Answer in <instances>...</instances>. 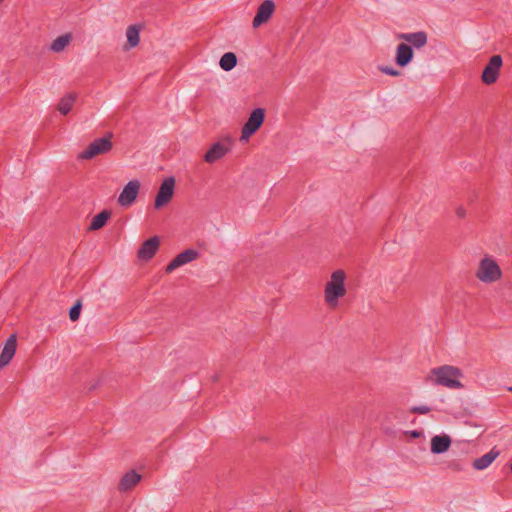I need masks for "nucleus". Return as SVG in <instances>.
Returning <instances> with one entry per match:
<instances>
[{
	"label": "nucleus",
	"mask_w": 512,
	"mask_h": 512,
	"mask_svg": "<svg viewBox=\"0 0 512 512\" xmlns=\"http://www.w3.org/2000/svg\"><path fill=\"white\" fill-rule=\"evenodd\" d=\"M455 213L459 218H464L466 216V210L463 206H458Z\"/></svg>",
	"instance_id": "27"
},
{
	"label": "nucleus",
	"mask_w": 512,
	"mask_h": 512,
	"mask_svg": "<svg viewBox=\"0 0 512 512\" xmlns=\"http://www.w3.org/2000/svg\"><path fill=\"white\" fill-rule=\"evenodd\" d=\"M346 273L338 269L332 272L330 278L324 286V302L330 309H335L339 305L341 298L347 294Z\"/></svg>",
	"instance_id": "2"
},
{
	"label": "nucleus",
	"mask_w": 512,
	"mask_h": 512,
	"mask_svg": "<svg viewBox=\"0 0 512 512\" xmlns=\"http://www.w3.org/2000/svg\"><path fill=\"white\" fill-rule=\"evenodd\" d=\"M199 257L198 251L194 249H186L179 253L165 268V272L170 274L175 269L184 266Z\"/></svg>",
	"instance_id": "9"
},
{
	"label": "nucleus",
	"mask_w": 512,
	"mask_h": 512,
	"mask_svg": "<svg viewBox=\"0 0 512 512\" xmlns=\"http://www.w3.org/2000/svg\"><path fill=\"white\" fill-rule=\"evenodd\" d=\"M3 0H0V3L2 2Z\"/></svg>",
	"instance_id": "31"
},
{
	"label": "nucleus",
	"mask_w": 512,
	"mask_h": 512,
	"mask_svg": "<svg viewBox=\"0 0 512 512\" xmlns=\"http://www.w3.org/2000/svg\"><path fill=\"white\" fill-rule=\"evenodd\" d=\"M380 70L384 74H387V75H390V76H393V77H398L401 74L400 71H398V70H396L394 68H391V67H381Z\"/></svg>",
	"instance_id": "26"
},
{
	"label": "nucleus",
	"mask_w": 512,
	"mask_h": 512,
	"mask_svg": "<svg viewBox=\"0 0 512 512\" xmlns=\"http://www.w3.org/2000/svg\"><path fill=\"white\" fill-rule=\"evenodd\" d=\"M414 52L407 43H400L396 48L395 63L400 67L407 66L413 59Z\"/></svg>",
	"instance_id": "14"
},
{
	"label": "nucleus",
	"mask_w": 512,
	"mask_h": 512,
	"mask_svg": "<svg viewBox=\"0 0 512 512\" xmlns=\"http://www.w3.org/2000/svg\"><path fill=\"white\" fill-rule=\"evenodd\" d=\"M398 38L406 41L411 47L416 49L423 48L428 42L427 33L424 31L401 33L398 35Z\"/></svg>",
	"instance_id": "13"
},
{
	"label": "nucleus",
	"mask_w": 512,
	"mask_h": 512,
	"mask_svg": "<svg viewBox=\"0 0 512 512\" xmlns=\"http://www.w3.org/2000/svg\"><path fill=\"white\" fill-rule=\"evenodd\" d=\"M175 188V179L168 177L161 183L154 201L155 209H160L167 205L173 198Z\"/></svg>",
	"instance_id": "6"
},
{
	"label": "nucleus",
	"mask_w": 512,
	"mask_h": 512,
	"mask_svg": "<svg viewBox=\"0 0 512 512\" xmlns=\"http://www.w3.org/2000/svg\"><path fill=\"white\" fill-rule=\"evenodd\" d=\"M112 133H108L102 138L95 139L91 142L85 150H83L79 155V160H91L96 156L106 154L111 151L113 144Z\"/></svg>",
	"instance_id": "4"
},
{
	"label": "nucleus",
	"mask_w": 512,
	"mask_h": 512,
	"mask_svg": "<svg viewBox=\"0 0 512 512\" xmlns=\"http://www.w3.org/2000/svg\"><path fill=\"white\" fill-rule=\"evenodd\" d=\"M475 277L486 284L499 281L502 277V270L491 256H484L478 263Z\"/></svg>",
	"instance_id": "3"
},
{
	"label": "nucleus",
	"mask_w": 512,
	"mask_h": 512,
	"mask_svg": "<svg viewBox=\"0 0 512 512\" xmlns=\"http://www.w3.org/2000/svg\"><path fill=\"white\" fill-rule=\"evenodd\" d=\"M140 190V182L138 180L129 181L123 188L118 197L119 205L123 207L131 206L136 200Z\"/></svg>",
	"instance_id": "8"
},
{
	"label": "nucleus",
	"mask_w": 512,
	"mask_h": 512,
	"mask_svg": "<svg viewBox=\"0 0 512 512\" xmlns=\"http://www.w3.org/2000/svg\"><path fill=\"white\" fill-rule=\"evenodd\" d=\"M510 469H511V472H512V463H511Z\"/></svg>",
	"instance_id": "30"
},
{
	"label": "nucleus",
	"mask_w": 512,
	"mask_h": 512,
	"mask_svg": "<svg viewBox=\"0 0 512 512\" xmlns=\"http://www.w3.org/2000/svg\"><path fill=\"white\" fill-rule=\"evenodd\" d=\"M409 435H410L412 438H420V437L422 436V432H421V431L414 430V431H410V432H409Z\"/></svg>",
	"instance_id": "28"
},
{
	"label": "nucleus",
	"mask_w": 512,
	"mask_h": 512,
	"mask_svg": "<svg viewBox=\"0 0 512 512\" xmlns=\"http://www.w3.org/2000/svg\"><path fill=\"white\" fill-rule=\"evenodd\" d=\"M219 65L224 71H230L237 65V57L233 52L225 53L220 61Z\"/></svg>",
	"instance_id": "23"
},
{
	"label": "nucleus",
	"mask_w": 512,
	"mask_h": 512,
	"mask_svg": "<svg viewBox=\"0 0 512 512\" xmlns=\"http://www.w3.org/2000/svg\"><path fill=\"white\" fill-rule=\"evenodd\" d=\"M160 246V239L157 236L151 237L144 241L140 246L137 257L142 261L151 260L156 252L158 251Z\"/></svg>",
	"instance_id": "11"
},
{
	"label": "nucleus",
	"mask_w": 512,
	"mask_h": 512,
	"mask_svg": "<svg viewBox=\"0 0 512 512\" xmlns=\"http://www.w3.org/2000/svg\"><path fill=\"white\" fill-rule=\"evenodd\" d=\"M17 338L15 334L9 336L0 354V369L6 367L16 353Z\"/></svg>",
	"instance_id": "12"
},
{
	"label": "nucleus",
	"mask_w": 512,
	"mask_h": 512,
	"mask_svg": "<svg viewBox=\"0 0 512 512\" xmlns=\"http://www.w3.org/2000/svg\"><path fill=\"white\" fill-rule=\"evenodd\" d=\"M502 64L503 61L500 55L492 56L482 72L481 80L483 83L487 85L495 83L498 79Z\"/></svg>",
	"instance_id": "7"
},
{
	"label": "nucleus",
	"mask_w": 512,
	"mask_h": 512,
	"mask_svg": "<svg viewBox=\"0 0 512 512\" xmlns=\"http://www.w3.org/2000/svg\"><path fill=\"white\" fill-rule=\"evenodd\" d=\"M508 390L512 392V387H509V389H508Z\"/></svg>",
	"instance_id": "29"
},
{
	"label": "nucleus",
	"mask_w": 512,
	"mask_h": 512,
	"mask_svg": "<svg viewBox=\"0 0 512 512\" xmlns=\"http://www.w3.org/2000/svg\"><path fill=\"white\" fill-rule=\"evenodd\" d=\"M275 11V4L272 0L263 1L257 9L253 19V27L257 28L266 23Z\"/></svg>",
	"instance_id": "10"
},
{
	"label": "nucleus",
	"mask_w": 512,
	"mask_h": 512,
	"mask_svg": "<svg viewBox=\"0 0 512 512\" xmlns=\"http://www.w3.org/2000/svg\"><path fill=\"white\" fill-rule=\"evenodd\" d=\"M76 98H77V95L75 93H67L66 95H64L59 100V103L57 106L58 111L62 115H67L71 111V109L76 101Z\"/></svg>",
	"instance_id": "21"
},
{
	"label": "nucleus",
	"mask_w": 512,
	"mask_h": 512,
	"mask_svg": "<svg viewBox=\"0 0 512 512\" xmlns=\"http://www.w3.org/2000/svg\"><path fill=\"white\" fill-rule=\"evenodd\" d=\"M460 377H462V372L459 368L443 365L431 369L426 376V382L449 389H462L463 384L459 381Z\"/></svg>",
	"instance_id": "1"
},
{
	"label": "nucleus",
	"mask_w": 512,
	"mask_h": 512,
	"mask_svg": "<svg viewBox=\"0 0 512 512\" xmlns=\"http://www.w3.org/2000/svg\"><path fill=\"white\" fill-rule=\"evenodd\" d=\"M452 439L447 434L435 435L431 438V452L433 454H442L449 450Z\"/></svg>",
	"instance_id": "15"
},
{
	"label": "nucleus",
	"mask_w": 512,
	"mask_h": 512,
	"mask_svg": "<svg viewBox=\"0 0 512 512\" xmlns=\"http://www.w3.org/2000/svg\"><path fill=\"white\" fill-rule=\"evenodd\" d=\"M73 36L71 33H65L58 36L50 44V50L54 53L63 52L71 43Z\"/></svg>",
	"instance_id": "19"
},
{
	"label": "nucleus",
	"mask_w": 512,
	"mask_h": 512,
	"mask_svg": "<svg viewBox=\"0 0 512 512\" xmlns=\"http://www.w3.org/2000/svg\"><path fill=\"white\" fill-rule=\"evenodd\" d=\"M228 153V148L221 142L214 143L204 155V161L212 164L222 159Z\"/></svg>",
	"instance_id": "17"
},
{
	"label": "nucleus",
	"mask_w": 512,
	"mask_h": 512,
	"mask_svg": "<svg viewBox=\"0 0 512 512\" xmlns=\"http://www.w3.org/2000/svg\"><path fill=\"white\" fill-rule=\"evenodd\" d=\"M499 454H500L499 451L492 449L485 455L475 459L473 461V467L476 470H483V469L487 468L499 456Z\"/></svg>",
	"instance_id": "20"
},
{
	"label": "nucleus",
	"mask_w": 512,
	"mask_h": 512,
	"mask_svg": "<svg viewBox=\"0 0 512 512\" xmlns=\"http://www.w3.org/2000/svg\"><path fill=\"white\" fill-rule=\"evenodd\" d=\"M431 411V408L427 405L413 406L409 409L410 413L425 415Z\"/></svg>",
	"instance_id": "25"
},
{
	"label": "nucleus",
	"mask_w": 512,
	"mask_h": 512,
	"mask_svg": "<svg viewBox=\"0 0 512 512\" xmlns=\"http://www.w3.org/2000/svg\"><path fill=\"white\" fill-rule=\"evenodd\" d=\"M111 217V212L103 210L99 214L95 215L88 228L89 231H96L105 226L108 219Z\"/></svg>",
	"instance_id": "22"
},
{
	"label": "nucleus",
	"mask_w": 512,
	"mask_h": 512,
	"mask_svg": "<svg viewBox=\"0 0 512 512\" xmlns=\"http://www.w3.org/2000/svg\"><path fill=\"white\" fill-rule=\"evenodd\" d=\"M140 31H141V26L137 25V24L130 25L127 27V29H126L127 41H126V44L123 46V49L125 51H128V50L135 48L136 46L139 45Z\"/></svg>",
	"instance_id": "18"
},
{
	"label": "nucleus",
	"mask_w": 512,
	"mask_h": 512,
	"mask_svg": "<svg viewBox=\"0 0 512 512\" xmlns=\"http://www.w3.org/2000/svg\"><path fill=\"white\" fill-rule=\"evenodd\" d=\"M265 120V110L263 108L254 109L248 120L244 124L241 130L240 141L248 142L250 137L255 134L258 129L262 126Z\"/></svg>",
	"instance_id": "5"
},
{
	"label": "nucleus",
	"mask_w": 512,
	"mask_h": 512,
	"mask_svg": "<svg viewBox=\"0 0 512 512\" xmlns=\"http://www.w3.org/2000/svg\"><path fill=\"white\" fill-rule=\"evenodd\" d=\"M142 479V476L135 470L128 471L121 478L118 489L120 492H128L132 490Z\"/></svg>",
	"instance_id": "16"
},
{
	"label": "nucleus",
	"mask_w": 512,
	"mask_h": 512,
	"mask_svg": "<svg viewBox=\"0 0 512 512\" xmlns=\"http://www.w3.org/2000/svg\"><path fill=\"white\" fill-rule=\"evenodd\" d=\"M81 308H82L81 301L78 300L69 311V317H70L71 321L75 322L79 319Z\"/></svg>",
	"instance_id": "24"
}]
</instances>
